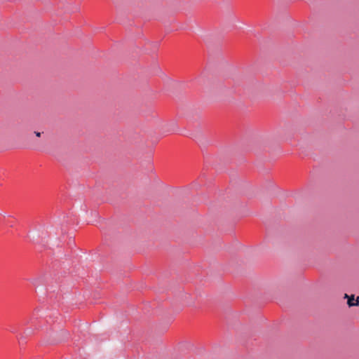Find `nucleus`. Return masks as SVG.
Wrapping results in <instances>:
<instances>
[{"mask_svg":"<svg viewBox=\"0 0 359 359\" xmlns=\"http://www.w3.org/2000/svg\"><path fill=\"white\" fill-rule=\"evenodd\" d=\"M34 133H35L36 136H37L39 137H41V133L40 132H34Z\"/></svg>","mask_w":359,"mask_h":359,"instance_id":"3","label":"nucleus"},{"mask_svg":"<svg viewBox=\"0 0 359 359\" xmlns=\"http://www.w3.org/2000/svg\"><path fill=\"white\" fill-rule=\"evenodd\" d=\"M67 245H69V246L76 245V242H75L74 238V237H70L69 238L68 242L67 243Z\"/></svg>","mask_w":359,"mask_h":359,"instance_id":"2","label":"nucleus"},{"mask_svg":"<svg viewBox=\"0 0 359 359\" xmlns=\"http://www.w3.org/2000/svg\"><path fill=\"white\" fill-rule=\"evenodd\" d=\"M344 298L348 299L347 304L348 305L349 307L359 305V296H358L356 299H355L353 294L348 296L347 294H345Z\"/></svg>","mask_w":359,"mask_h":359,"instance_id":"1","label":"nucleus"}]
</instances>
